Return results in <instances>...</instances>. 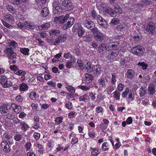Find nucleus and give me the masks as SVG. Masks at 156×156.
<instances>
[{
	"instance_id": "7",
	"label": "nucleus",
	"mask_w": 156,
	"mask_h": 156,
	"mask_svg": "<svg viewBox=\"0 0 156 156\" xmlns=\"http://www.w3.org/2000/svg\"><path fill=\"white\" fill-rule=\"evenodd\" d=\"M1 146L4 151L6 153L9 152L11 150L9 144L6 140H3L2 142Z\"/></svg>"
},
{
	"instance_id": "27",
	"label": "nucleus",
	"mask_w": 156,
	"mask_h": 156,
	"mask_svg": "<svg viewBox=\"0 0 156 156\" xmlns=\"http://www.w3.org/2000/svg\"><path fill=\"white\" fill-rule=\"evenodd\" d=\"M83 39L84 41L86 42H90L92 41V36L91 35L88 34L83 37Z\"/></svg>"
},
{
	"instance_id": "16",
	"label": "nucleus",
	"mask_w": 156,
	"mask_h": 156,
	"mask_svg": "<svg viewBox=\"0 0 156 156\" xmlns=\"http://www.w3.org/2000/svg\"><path fill=\"white\" fill-rule=\"evenodd\" d=\"M49 33L51 36L55 37L59 36L60 33V31L59 30L52 29L49 31Z\"/></svg>"
},
{
	"instance_id": "32",
	"label": "nucleus",
	"mask_w": 156,
	"mask_h": 156,
	"mask_svg": "<svg viewBox=\"0 0 156 156\" xmlns=\"http://www.w3.org/2000/svg\"><path fill=\"white\" fill-rule=\"evenodd\" d=\"M12 83L10 81L7 80L5 83H2L1 85H2L3 88H7L12 86Z\"/></svg>"
},
{
	"instance_id": "43",
	"label": "nucleus",
	"mask_w": 156,
	"mask_h": 156,
	"mask_svg": "<svg viewBox=\"0 0 156 156\" xmlns=\"http://www.w3.org/2000/svg\"><path fill=\"white\" fill-rule=\"evenodd\" d=\"M77 63L78 64L79 67H80V69H83L84 68V64L82 62V60L79 59H78L77 61Z\"/></svg>"
},
{
	"instance_id": "42",
	"label": "nucleus",
	"mask_w": 156,
	"mask_h": 156,
	"mask_svg": "<svg viewBox=\"0 0 156 156\" xmlns=\"http://www.w3.org/2000/svg\"><path fill=\"white\" fill-rule=\"evenodd\" d=\"M21 52L23 54L26 55H29V50L28 48H23L20 49Z\"/></svg>"
},
{
	"instance_id": "62",
	"label": "nucleus",
	"mask_w": 156,
	"mask_h": 156,
	"mask_svg": "<svg viewBox=\"0 0 156 156\" xmlns=\"http://www.w3.org/2000/svg\"><path fill=\"white\" fill-rule=\"evenodd\" d=\"M88 135L91 138H94L95 137V133L93 131H89L88 132Z\"/></svg>"
},
{
	"instance_id": "41",
	"label": "nucleus",
	"mask_w": 156,
	"mask_h": 156,
	"mask_svg": "<svg viewBox=\"0 0 156 156\" xmlns=\"http://www.w3.org/2000/svg\"><path fill=\"white\" fill-rule=\"evenodd\" d=\"M133 38L135 41H138L142 39V36L139 33L134 35Z\"/></svg>"
},
{
	"instance_id": "54",
	"label": "nucleus",
	"mask_w": 156,
	"mask_h": 156,
	"mask_svg": "<svg viewBox=\"0 0 156 156\" xmlns=\"http://www.w3.org/2000/svg\"><path fill=\"white\" fill-rule=\"evenodd\" d=\"M63 119V117L60 116L56 117L55 118V122H56V124L58 125L62 122V119Z\"/></svg>"
},
{
	"instance_id": "36",
	"label": "nucleus",
	"mask_w": 156,
	"mask_h": 156,
	"mask_svg": "<svg viewBox=\"0 0 156 156\" xmlns=\"http://www.w3.org/2000/svg\"><path fill=\"white\" fill-rule=\"evenodd\" d=\"M5 17L8 22L12 23L14 22V17L11 15H6Z\"/></svg>"
},
{
	"instance_id": "57",
	"label": "nucleus",
	"mask_w": 156,
	"mask_h": 156,
	"mask_svg": "<svg viewBox=\"0 0 156 156\" xmlns=\"http://www.w3.org/2000/svg\"><path fill=\"white\" fill-rule=\"evenodd\" d=\"M65 106L68 109L71 110L73 108L72 103L69 101L66 103Z\"/></svg>"
},
{
	"instance_id": "20",
	"label": "nucleus",
	"mask_w": 156,
	"mask_h": 156,
	"mask_svg": "<svg viewBox=\"0 0 156 156\" xmlns=\"http://www.w3.org/2000/svg\"><path fill=\"white\" fill-rule=\"evenodd\" d=\"M19 126H21V129L23 131H26L29 128V126L25 122L21 121L18 125Z\"/></svg>"
},
{
	"instance_id": "22",
	"label": "nucleus",
	"mask_w": 156,
	"mask_h": 156,
	"mask_svg": "<svg viewBox=\"0 0 156 156\" xmlns=\"http://www.w3.org/2000/svg\"><path fill=\"white\" fill-rule=\"evenodd\" d=\"M82 27L80 23H76L73 26L72 31L74 33L76 32V31L78 32Z\"/></svg>"
},
{
	"instance_id": "34",
	"label": "nucleus",
	"mask_w": 156,
	"mask_h": 156,
	"mask_svg": "<svg viewBox=\"0 0 156 156\" xmlns=\"http://www.w3.org/2000/svg\"><path fill=\"white\" fill-rule=\"evenodd\" d=\"M20 91H25L27 90L28 88V87L27 84L25 83L21 84L20 86Z\"/></svg>"
},
{
	"instance_id": "10",
	"label": "nucleus",
	"mask_w": 156,
	"mask_h": 156,
	"mask_svg": "<svg viewBox=\"0 0 156 156\" xmlns=\"http://www.w3.org/2000/svg\"><path fill=\"white\" fill-rule=\"evenodd\" d=\"M52 4L53 7H55V8L53 9V12L54 13H60L62 12V9L58 6V3L54 2Z\"/></svg>"
},
{
	"instance_id": "23",
	"label": "nucleus",
	"mask_w": 156,
	"mask_h": 156,
	"mask_svg": "<svg viewBox=\"0 0 156 156\" xmlns=\"http://www.w3.org/2000/svg\"><path fill=\"white\" fill-rule=\"evenodd\" d=\"M90 99L88 95L87 94H84L83 95L80 97L79 100L80 101H82L84 102H87Z\"/></svg>"
},
{
	"instance_id": "30",
	"label": "nucleus",
	"mask_w": 156,
	"mask_h": 156,
	"mask_svg": "<svg viewBox=\"0 0 156 156\" xmlns=\"http://www.w3.org/2000/svg\"><path fill=\"white\" fill-rule=\"evenodd\" d=\"M14 49L12 48V47H10V46L8 45L6 47L4 51V52L5 54H9V53L13 52Z\"/></svg>"
},
{
	"instance_id": "1",
	"label": "nucleus",
	"mask_w": 156,
	"mask_h": 156,
	"mask_svg": "<svg viewBox=\"0 0 156 156\" xmlns=\"http://www.w3.org/2000/svg\"><path fill=\"white\" fill-rule=\"evenodd\" d=\"M84 26L91 30L95 40L98 42H104L105 37L104 34L100 32L98 28L95 26L94 22L89 20H85L83 22Z\"/></svg>"
},
{
	"instance_id": "47",
	"label": "nucleus",
	"mask_w": 156,
	"mask_h": 156,
	"mask_svg": "<svg viewBox=\"0 0 156 156\" xmlns=\"http://www.w3.org/2000/svg\"><path fill=\"white\" fill-rule=\"evenodd\" d=\"M23 136L19 134H16L14 137V139L17 141H19L22 139Z\"/></svg>"
},
{
	"instance_id": "48",
	"label": "nucleus",
	"mask_w": 156,
	"mask_h": 156,
	"mask_svg": "<svg viewBox=\"0 0 156 156\" xmlns=\"http://www.w3.org/2000/svg\"><path fill=\"white\" fill-rule=\"evenodd\" d=\"M59 39L61 42H63L66 41V34H62L58 37Z\"/></svg>"
},
{
	"instance_id": "53",
	"label": "nucleus",
	"mask_w": 156,
	"mask_h": 156,
	"mask_svg": "<svg viewBox=\"0 0 156 156\" xmlns=\"http://www.w3.org/2000/svg\"><path fill=\"white\" fill-rule=\"evenodd\" d=\"M25 25H26V27L32 30H34L35 28V26L32 25L30 23H28L27 22H25Z\"/></svg>"
},
{
	"instance_id": "55",
	"label": "nucleus",
	"mask_w": 156,
	"mask_h": 156,
	"mask_svg": "<svg viewBox=\"0 0 156 156\" xmlns=\"http://www.w3.org/2000/svg\"><path fill=\"white\" fill-rule=\"evenodd\" d=\"M111 43V51L113 49H114V50H115V49L116 50V49L117 46V43L116 42H113Z\"/></svg>"
},
{
	"instance_id": "63",
	"label": "nucleus",
	"mask_w": 156,
	"mask_h": 156,
	"mask_svg": "<svg viewBox=\"0 0 156 156\" xmlns=\"http://www.w3.org/2000/svg\"><path fill=\"white\" fill-rule=\"evenodd\" d=\"M14 110L16 113L18 114L21 111V108L20 106L17 105V107L14 108Z\"/></svg>"
},
{
	"instance_id": "28",
	"label": "nucleus",
	"mask_w": 156,
	"mask_h": 156,
	"mask_svg": "<svg viewBox=\"0 0 156 156\" xmlns=\"http://www.w3.org/2000/svg\"><path fill=\"white\" fill-rule=\"evenodd\" d=\"M119 19L118 18H113L112 19L110 24L112 26H115L119 23Z\"/></svg>"
},
{
	"instance_id": "24",
	"label": "nucleus",
	"mask_w": 156,
	"mask_h": 156,
	"mask_svg": "<svg viewBox=\"0 0 156 156\" xmlns=\"http://www.w3.org/2000/svg\"><path fill=\"white\" fill-rule=\"evenodd\" d=\"M86 67L85 69L88 73H91L93 71L94 65L92 66L88 62H87L86 65Z\"/></svg>"
},
{
	"instance_id": "45",
	"label": "nucleus",
	"mask_w": 156,
	"mask_h": 156,
	"mask_svg": "<svg viewBox=\"0 0 156 156\" xmlns=\"http://www.w3.org/2000/svg\"><path fill=\"white\" fill-rule=\"evenodd\" d=\"M138 66H142V69H143V70H145L148 66L147 64H146V63H144V62H139L138 63Z\"/></svg>"
},
{
	"instance_id": "18",
	"label": "nucleus",
	"mask_w": 156,
	"mask_h": 156,
	"mask_svg": "<svg viewBox=\"0 0 156 156\" xmlns=\"http://www.w3.org/2000/svg\"><path fill=\"white\" fill-rule=\"evenodd\" d=\"M66 18L67 19V20L68 21V24H68V25L69 27H71L74 23L75 21L74 18L73 17H69V15L68 14H66Z\"/></svg>"
},
{
	"instance_id": "49",
	"label": "nucleus",
	"mask_w": 156,
	"mask_h": 156,
	"mask_svg": "<svg viewBox=\"0 0 156 156\" xmlns=\"http://www.w3.org/2000/svg\"><path fill=\"white\" fill-rule=\"evenodd\" d=\"M116 74L115 73H113L112 76V78L111 80V83L113 85H115V82L116 81Z\"/></svg>"
},
{
	"instance_id": "14",
	"label": "nucleus",
	"mask_w": 156,
	"mask_h": 156,
	"mask_svg": "<svg viewBox=\"0 0 156 156\" xmlns=\"http://www.w3.org/2000/svg\"><path fill=\"white\" fill-rule=\"evenodd\" d=\"M8 105H4L1 107L0 111L3 116L6 115V113L9 112L8 110L10 108H8Z\"/></svg>"
},
{
	"instance_id": "37",
	"label": "nucleus",
	"mask_w": 156,
	"mask_h": 156,
	"mask_svg": "<svg viewBox=\"0 0 156 156\" xmlns=\"http://www.w3.org/2000/svg\"><path fill=\"white\" fill-rule=\"evenodd\" d=\"M113 96L117 100H119L120 98V96L121 95L119 92L117 90L115 91L113 93Z\"/></svg>"
},
{
	"instance_id": "11",
	"label": "nucleus",
	"mask_w": 156,
	"mask_h": 156,
	"mask_svg": "<svg viewBox=\"0 0 156 156\" xmlns=\"http://www.w3.org/2000/svg\"><path fill=\"white\" fill-rule=\"evenodd\" d=\"M17 56L16 53L14 52L10 53L8 55V58L12 60L13 64H15L16 63Z\"/></svg>"
},
{
	"instance_id": "9",
	"label": "nucleus",
	"mask_w": 156,
	"mask_h": 156,
	"mask_svg": "<svg viewBox=\"0 0 156 156\" xmlns=\"http://www.w3.org/2000/svg\"><path fill=\"white\" fill-rule=\"evenodd\" d=\"M104 13H107L112 17H115L116 16V12L112 9L107 7L103 11Z\"/></svg>"
},
{
	"instance_id": "2",
	"label": "nucleus",
	"mask_w": 156,
	"mask_h": 156,
	"mask_svg": "<svg viewBox=\"0 0 156 156\" xmlns=\"http://www.w3.org/2000/svg\"><path fill=\"white\" fill-rule=\"evenodd\" d=\"M66 16H64L62 15L58 18H57V22H58L59 24H63V25L62 27L63 29L65 30H66L68 28L70 27L68 25V22L66 18Z\"/></svg>"
},
{
	"instance_id": "13",
	"label": "nucleus",
	"mask_w": 156,
	"mask_h": 156,
	"mask_svg": "<svg viewBox=\"0 0 156 156\" xmlns=\"http://www.w3.org/2000/svg\"><path fill=\"white\" fill-rule=\"evenodd\" d=\"M135 73L134 71L132 69L128 70L126 74L127 77L130 80L132 79L135 77Z\"/></svg>"
},
{
	"instance_id": "26",
	"label": "nucleus",
	"mask_w": 156,
	"mask_h": 156,
	"mask_svg": "<svg viewBox=\"0 0 156 156\" xmlns=\"http://www.w3.org/2000/svg\"><path fill=\"white\" fill-rule=\"evenodd\" d=\"M30 98L33 100H35L39 97L35 92H31L30 94Z\"/></svg>"
},
{
	"instance_id": "5",
	"label": "nucleus",
	"mask_w": 156,
	"mask_h": 156,
	"mask_svg": "<svg viewBox=\"0 0 156 156\" xmlns=\"http://www.w3.org/2000/svg\"><path fill=\"white\" fill-rule=\"evenodd\" d=\"M63 6L69 11L72 10L74 8L73 4L72 2L69 0H64L62 2Z\"/></svg>"
},
{
	"instance_id": "52",
	"label": "nucleus",
	"mask_w": 156,
	"mask_h": 156,
	"mask_svg": "<svg viewBox=\"0 0 156 156\" xmlns=\"http://www.w3.org/2000/svg\"><path fill=\"white\" fill-rule=\"evenodd\" d=\"M66 88L67 89V90L69 92H71L72 93H73L75 92V89L71 86H67Z\"/></svg>"
},
{
	"instance_id": "50",
	"label": "nucleus",
	"mask_w": 156,
	"mask_h": 156,
	"mask_svg": "<svg viewBox=\"0 0 156 156\" xmlns=\"http://www.w3.org/2000/svg\"><path fill=\"white\" fill-rule=\"evenodd\" d=\"M1 77L0 79V85H1L2 83H5V82H6L7 79L6 76L3 75L1 76Z\"/></svg>"
},
{
	"instance_id": "6",
	"label": "nucleus",
	"mask_w": 156,
	"mask_h": 156,
	"mask_svg": "<svg viewBox=\"0 0 156 156\" xmlns=\"http://www.w3.org/2000/svg\"><path fill=\"white\" fill-rule=\"evenodd\" d=\"M107 51L105 43H102L99 45L98 51L100 55H105Z\"/></svg>"
},
{
	"instance_id": "19",
	"label": "nucleus",
	"mask_w": 156,
	"mask_h": 156,
	"mask_svg": "<svg viewBox=\"0 0 156 156\" xmlns=\"http://www.w3.org/2000/svg\"><path fill=\"white\" fill-rule=\"evenodd\" d=\"M98 83L99 85L101 87L103 88L105 87L107 83L105 80L104 78L101 77L98 79Z\"/></svg>"
},
{
	"instance_id": "4",
	"label": "nucleus",
	"mask_w": 156,
	"mask_h": 156,
	"mask_svg": "<svg viewBox=\"0 0 156 156\" xmlns=\"http://www.w3.org/2000/svg\"><path fill=\"white\" fill-rule=\"evenodd\" d=\"M145 49L144 47L140 45H138L133 47L131 49L132 53L139 56H141L144 52Z\"/></svg>"
},
{
	"instance_id": "25",
	"label": "nucleus",
	"mask_w": 156,
	"mask_h": 156,
	"mask_svg": "<svg viewBox=\"0 0 156 156\" xmlns=\"http://www.w3.org/2000/svg\"><path fill=\"white\" fill-rule=\"evenodd\" d=\"M41 15L43 17H45L48 16L49 14V10L46 7L43 8L41 11Z\"/></svg>"
},
{
	"instance_id": "56",
	"label": "nucleus",
	"mask_w": 156,
	"mask_h": 156,
	"mask_svg": "<svg viewBox=\"0 0 156 156\" xmlns=\"http://www.w3.org/2000/svg\"><path fill=\"white\" fill-rule=\"evenodd\" d=\"M111 43V51L113 49H114V50H115V49L116 50V49L117 46V43L116 42H113Z\"/></svg>"
},
{
	"instance_id": "8",
	"label": "nucleus",
	"mask_w": 156,
	"mask_h": 156,
	"mask_svg": "<svg viewBox=\"0 0 156 156\" xmlns=\"http://www.w3.org/2000/svg\"><path fill=\"white\" fill-rule=\"evenodd\" d=\"M97 21L98 24L102 27L106 28L108 27L107 22L101 16L99 18Z\"/></svg>"
},
{
	"instance_id": "29",
	"label": "nucleus",
	"mask_w": 156,
	"mask_h": 156,
	"mask_svg": "<svg viewBox=\"0 0 156 156\" xmlns=\"http://www.w3.org/2000/svg\"><path fill=\"white\" fill-rule=\"evenodd\" d=\"M28 0H11V3L15 5H18L21 4L22 2H27Z\"/></svg>"
},
{
	"instance_id": "61",
	"label": "nucleus",
	"mask_w": 156,
	"mask_h": 156,
	"mask_svg": "<svg viewBox=\"0 0 156 156\" xmlns=\"http://www.w3.org/2000/svg\"><path fill=\"white\" fill-rule=\"evenodd\" d=\"M9 68L11 70L14 71V73L19 69L18 66L16 65H12L10 66Z\"/></svg>"
},
{
	"instance_id": "44",
	"label": "nucleus",
	"mask_w": 156,
	"mask_h": 156,
	"mask_svg": "<svg viewBox=\"0 0 156 156\" xmlns=\"http://www.w3.org/2000/svg\"><path fill=\"white\" fill-rule=\"evenodd\" d=\"M14 73L16 75L21 76L25 75L26 74V73L25 71H23L22 70H20L19 69L17 70H16V71Z\"/></svg>"
},
{
	"instance_id": "40",
	"label": "nucleus",
	"mask_w": 156,
	"mask_h": 156,
	"mask_svg": "<svg viewBox=\"0 0 156 156\" xmlns=\"http://www.w3.org/2000/svg\"><path fill=\"white\" fill-rule=\"evenodd\" d=\"M84 29L82 27L79 30L78 32V36L80 37H83L84 33H85Z\"/></svg>"
},
{
	"instance_id": "60",
	"label": "nucleus",
	"mask_w": 156,
	"mask_h": 156,
	"mask_svg": "<svg viewBox=\"0 0 156 156\" xmlns=\"http://www.w3.org/2000/svg\"><path fill=\"white\" fill-rule=\"evenodd\" d=\"M50 27V24L49 23H47L44 24L42 26H40V27H41L42 30L46 29Z\"/></svg>"
},
{
	"instance_id": "38",
	"label": "nucleus",
	"mask_w": 156,
	"mask_h": 156,
	"mask_svg": "<svg viewBox=\"0 0 156 156\" xmlns=\"http://www.w3.org/2000/svg\"><path fill=\"white\" fill-rule=\"evenodd\" d=\"M4 116H6V118L8 119L12 120L14 118V116L15 115L13 113H10L9 112L6 113V115H5Z\"/></svg>"
},
{
	"instance_id": "46",
	"label": "nucleus",
	"mask_w": 156,
	"mask_h": 156,
	"mask_svg": "<svg viewBox=\"0 0 156 156\" xmlns=\"http://www.w3.org/2000/svg\"><path fill=\"white\" fill-rule=\"evenodd\" d=\"M9 46L12 47V48H13L14 50L16 48V46H17V44L14 41H11L9 43Z\"/></svg>"
},
{
	"instance_id": "3",
	"label": "nucleus",
	"mask_w": 156,
	"mask_h": 156,
	"mask_svg": "<svg viewBox=\"0 0 156 156\" xmlns=\"http://www.w3.org/2000/svg\"><path fill=\"white\" fill-rule=\"evenodd\" d=\"M156 27L154 23L152 22H149L147 24L145 30L148 34L152 35H156Z\"/></svg>"
},
{
	"instance_id": "39",
	"label": "nucleus",
	"mask_w": 156,
	"mask_h": 156,
	"mask_svg": "<svg viewBox=\"0 0 156 156\" xmlns=\"http://www.w3.org/2000/svg\"><path fill=\"white\" fill-rule=\"evenodd\" d=\"M100 152V150H99L95 148H93V151L91 153V155L93 156H96Z\"/></svg>"
},
{
	"instance_id": "58",
	"label": "nucleus",
	"mask_w": 156,
	"mask_h": 156,
	"mask_svg": "<svg viewBox=\"0 0 156 156\" xmlns=\"http://www.w3.org/2000/svg\"><path fill=\"white\" fill-rule=\"evenodd\" d=\"M127 26L126 24H120L117 26L116 29L118 30H121L124 28H126Z\"/></svg>"
},
{
	"instance_id": "59",
	"label": "nucleus",
	"mask_w": 156,
	"mask_h": 156,
	"mask_svg": "<svg viewBox=\"0 0 156 156\" xmlns=\"http://www.w3.org/2000/svg\"><path fill=\"white\" fill-rule=\"evenodd\" d=\"M129 92V90L128 88H126L125 91L122 94V96L123 98H125L128 94Z\"/></svg>"
},
{
	"instance_id": "12",
	"label": "nucleus",
	"mask_w": 156,
	"mask_h": 156,
	"mask_svg": "<svg viewBox=\"0 0 156 156\" xmlns=\"http://www.w3.org/2000/svg\"><path fill=\"white\" fill-rule=\"evenodd\" d=\"M97 75H100L102 72L101 66L99 64L94 65L93 71Z\"/></svg>"
},
{
	"instance_id": "17",
	"label": "nucleus",
	"mask_w": 156,
	"mask_h": 156,
	"mask_svg": "<svg viewBox=\"0 0 156 156\" xmlns=\"http://www.w3.org/2000/svg\"><path fill=\"white\" fill-rule=\"evenodd\" d=\"M85 78V81L86 83H91L93 79L94 76L91 74L85 73L84 74Z\"/></svg>"
},
{
	"instance_id": "21",
	"label": "nucleus",
	"mask_w": 156,
	"mask_h": 156,
	"mask_svg": "<svg viewBox=\"0 0 156 156\" xmlns=\"http://www.w3.org/2000/svg\"><path fill=\"white\" fill-rule=\"evenodd\" d=\"M148 94H149L153 95L155 92V89L154 85L152 84H151L149 86L148 89Z\"/></svg>"
},
{
	"instance_id": "31",
	"label": "nucleus",
	"mask_w": 156,
	"mask_h": 156,
	"mask_svg": "<svg viewBox=\"0 0 156 156\" xmlns=\"http://www.w3.org/2000/svg\"><path fill=\"white\" fill-rule=\"evenodd\" d=\"M91 16L94 20H97L101 16L100 15H98L94 10L91 12Z\"/></svg>"
},
{
	"instance_id": "51",
	"label": "nucleus",
	"mask_w": 156,
	"mask_h": 156,
	"mask_svg": "<svg viewBox=\"0 0 156 156\" xmlns=\"http://www.w3.org/2000/svg\"><path fill=\"white\" fill-rule=\"evenodd\" d=\"M114 9H115V10H114L116 12V15H117V13L120 14L122 12V9L119 6L117 5V6H115Z\"/></svg>"
},
{
	"instance_id": "33",
	"label": "nucleus",
	"mask_w": 156,
	"mask_h": 156,
	"mask_svg": "<svg viewBox=\"0 0 156 156\" xmlns=\"http://www.w3.org/2000/svg\"><path fill=\"white\" fill-rule=\"evenodd\" d=\"M7 9L9 12L15 14L17 12L16 9L11 5H8L7 6Z\"/></svg>"
},
{
	"instance_id": "35",
	"label": "nucleus",
	"mask_w": 156,
	"mask_h": 156,
	"mask_svg": "<svg viewBox=\"0 0 156 156\" xmlns=\"http://www.w3.org/2000/svg\"><path fill=\"white\" fill-rule=\"evenodd\" d=\"M146 87H142L140 88L139 90V94L141 96H143L145 95V94L146 93Z\"/></svg>"
},
{
	"instance_id": "15",
	"label": "nucleus",
	"mask_w": 156,
	"mask_h": 156,
	"mask_svg": "<svg viewBox=\"0 0 156 156\" xmlns=\"http://www.w3.org/2000/svg\"><path fill=\"white\" fill-rule=\"evenodd\" d=\"M119 52L118 50H115L113 51L110 52L108 56V58L109 59H112L116 57L119 54Z\"/></svg>"
},
{
	"instance_id": "64",
	"label": "nucleus",
	"mask_w": 156,
	"mask_h": 156,
	"mask_svg": "<svg viewBox=\"0 0 156 156\" xmlns=\"http://www.w3.org/2000/svg\"><path fill=\"white\" fill-rule=\"evenodd\" d=\"M2 23L4 25L8 28L12 29L13 27L11 25L3 20L2 21Z\"/></svg>"
}]
</instances>
